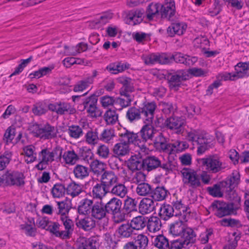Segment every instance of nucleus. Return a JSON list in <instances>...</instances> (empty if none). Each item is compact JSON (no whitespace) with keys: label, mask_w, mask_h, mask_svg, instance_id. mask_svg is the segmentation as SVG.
Segmentation results:
<instances>
[{"label":"nucleus","mask_w":249,"mask_h":249,"mask_svg":"<svg viewBox=\"0 0 249 249\" xmlns=\"http://www.w3.org/2000/svg\"><path fill=\"white\" fill-rule=\"evenodd\" d=\"M185 137L193 144L199 145L197 150L198 155L203 154L214 144V137L202 130L191 129L186 132Z\"/></svg>","instance_id":"obj_1"},{"label":"nucleus","mask_w":249,"mask_h":249,"mask_svg":"<svg viewBox=\"0 0 249 249\" xmlns=\"http://www.w3.org/2000/svg\"><path fill=\"white\" fill-rule=\"evenodd\" d=\"M62 154V148L60 146H57L52 149L43 145L37 154L39 162L35 166L36 168L38 170L46 169L53 162L59 161Z\"/></svg>","instance_id":"obj_2"},{"label":"nucleus","mask_w":249,"mask_h":249,"mask_svg":"<svg viewBox=\"0 0 249 249\" xmlns=\"http://www.w3.org/2000/svg\"><path fill=\"white\" fill-rule=\"evenodd\" d=\"M208 71L201 68H193L188 70H179L173 74L169 80L171 89L176 91L182 85V82L189 79L192 76H205Z\"/></svg>","instance_id":"obj_3"},{"label":"nucleus","mask_w":249,"mask_h":249,"mask_svg":"<svg viewBox=\"0 0 249 249\" xmlns=\"http://www.w3.org/2000/svg\"><path fill=\"white\" fill-rule=\"evenodd\" d=\"M28 130L33 136L43 140L52 139L55 135L54 127L48 123L32 122L29 124Z\"/></svg>","instance_id":"obj_4"},{"label":"nucleus","mask_w":249,"mask_h":249,"mask_svg":"<svg viewBox=\"0 0 249 249\" xmlns=\"http://www.w3.org/2000/svg\"><path fill=\"white\" fill-rule=\"evenodd\" d=\"M200 163L209 173L215 174L225 169V164L216 156H210L200 160Z\"/></svg>","instance_id":"obj_5"},{"label":"nucleus","mask_w":249,"mask_h":249,"mask_svg":"<svg viewBox=\"0 0 249 249\" xmlns=\"http://www.w3.org/2000/svg\"><path fill=\"white\" fill-rule=\"evenodd\" d=\"M1 185L5 184L10 186H22L25 184L24 174L18 171L8 170L0 177Z\"/></svg>","instance_id":"obj_6"},{"label":"nucleus","mask_w":249,"mask_h":249,"mask_svg":"<svg viewBox=\"0 0 249 249\" xmlns=\"http://www.w3.org/2000/svg\"><path fill=\"white\" fill-rule=\"evenodd\" d=\"M118 135L121 141L127 142L128 145L130 143H132L138 146L139 150H137L140 154L142 155L141 151L146 150L145 148L142 147L143 145L142 143H141L140 139L138 138L137 134L129 131L124 127H121L119 129Z\"/></svg>","instance_id":"obj_7"},{"label":"nucleus","mask_w":249,"mask_h":249,"mask_svg":"<svg viewBox=\"0 0 249 249\" xmlns=\"http://www.w3.org/2000/svg\"><path fill=\"white\" fill-rule=\"evenodd\" d=\"M139 132V135L141 138L140 142H142L143 147L146 149L145 151H141L142 155L148 154L149 150L147 147L146 143L149 141H152L156 134V130L154 128L151 123H146Z\"/></svg>","instance_id":"obj_8"},{"label":"nucleus","mask_w":249,"mask_h":249,"mask_svg":"<svg viewBox=\"0 0 249 249\" xmlns=\"http://www.w3.org/2000/svg\"><path fill=\"white\" fill-rule=\"evenodd\" d=\"M181 174L184 184L193 188L201 186L200 177L196 171L190 168H184L181 171Z\"/></svg>","instance_id":"obj_9"},{"label":"nucleus","mask_w":249,"mask_h":249,"mask_svg":"<svg viewBox=\"0 0 249 249\" xmlns=\"http://www.w3.org/2000/svg\"><path fill=\"white\" fill-rule=\"evenodd\" d=\"M240 181V174L237 171H234L230 177L221 182L222 187L226 188V193L229 196L230 199H233L237 194L234 190V188Z\"/></svg>","instance_id":"obj_10"},{"label":"nucleus","mask_w":249,"mask_h":249,"mask_svg":"<svg viewBox=\"0 0 249 249\" xmlns=\"http://www.w3.org/2000/svg\"><path fill=\"white\" fill-rule=\"evenodd\" d=\"M131 79L127 77H120L118 79V81L124 85V88L126 91H124L122 90L120 92L122 96L124 97L118 98L117 99V102H119V104L122 107H126L129 106L132 100L131 96L129 95L127 91H132V89H128L127 85L130 83Z\"/></svg>","instance_id":"obj_11"},{"label":"nucleus","mask_w":249,"mask_h":249,"mask_svg":"<svg viewBox=\"0 0 249 249\" xmlns=\"http://www.w3.org/2000/svg\"><path fill=\"white\" fill-rule=\"evenodd\" d=\"M215 215L219 217L230 214L233 212V205L231 203L218 200L213 203Z\"/></svg>","instance_id":"obj_12"},{"label":"nucleus","mask_w":249,"mask_h":249,"mask_svg":"<svg viewBox=\"0 0 249 249\" xmlns=\"http://www.w3.org/2000/svg\"><path fill=\"white\" fill-rule=\"evenodd\" d=\"M185 124V121L183 118L177 116L168 118L165 122L167 128L178 134L182 133Z\"/></svg>","instance_id":"obj_13"},{"label":"nucleus","mask_w":249,"mask_h":249,"mask_svg":"<svg viewBox=\"0 0 249 249\" xmlns=\"http://www.w3.org/2000/svg\"><path fill=\"white\" fill-rule=\"evenodd\" d=\"M144 10L138 9L130 11L125 18V22L130 25H135L140 23L144 17Z\"/></svg>","instance_id":"obj_14"},{"label":"nucleus","mask_w":249,"mask_h":249,"mask_svg":"<svg viewBox=\"0 0 249 249\" xmlns=\"http://www.w3.org/2000/svg\"><path fill=\"white\" fill-rule=\"evenodd\" d=\"M156 105L154 102H147L143 104L141 109V115L144 123H152L154 117Z\"/></svg>","instance_id":"obj_15"},{"label":"nucleus","mask_w":249,"mask_h":249,"mask_svg":"<svg viewBox=\"0 0 249 249\" xmlns=\"http://www.w3.org/2000/svg\"><path fill=\"white\" fill-rule=\"evenodd\" d=\"M175 14V4L174 0H165L160 7V15L162 18H170Z\"/></svg>","instance_id":"obj_16"},{"label":"nucleus","mask_w":249,"mask_h":249,"mask_svg":"<svg viewBox=\"0 0 249 249\" xmlns=\"http://www.w3.org/2000/svg\"><path fill=\"white\" fill-rule=\"evenodd\" d=\"M96 103L97 99L94 95L90 96L84 103L87 112L91 117H97L101 115V112L96 107Z\"/></svg>","instance_id":"obj_17"},{"label":"nucleus","mask_w":249,"mask_h":249,"mask_svg":"<svg viewBox=\"0 0 249 249\" xmlns=\"http://www.w3.org/2000/svg\"><path fill=\"white\" fill-rule=\"evenodd\" d=\"M113 18V14L106 12L97 17L90 22V26L92 28H99L104 24L108 23Z\"/></svg>","instance_id":"obj_18"},{"label":"nucleus","mask_w":249,"mask_h":249,"mask_svg":"<svg viewBox=\"0 0 249 249\" xmlns=\"http://www.w3.org/2000/svg\"><path fill=\"white\" fill-rule=\"evenodd\" d=\"M187 27L184 22H177L172 23L167 29L168 36H173L175 35H181L184 33Z\"/></svg>","instance_id":"obj_19"},{"label":"nucleus","mask_w":249,"mask_h":249,"mask_svg":"<svg viewBox=\"0 0 249 249\" xmlns=\"http://www.w3.org/2000/svg\"><path fill=\"white\" fill-rule=\"evenodd\" d=\"M64 227V230H62V234L64 236V239L69 238L73 231L74 224L73 221L68 216L60 217Z\"/></svg>","instance_id":"obj_20"},{"label":"nucleus","mask_w":249,"mask_h":249,"mask_svg":"<svg viewBox=\"0 0 249 249\" xmlns=\"http://www.w3.org/2000/svg\"><path fill=\"white\" fill-rule=\"evenodd\" d=\"M234 76L236 79L249 76V62H239L235 66Z\"/></svg>","instance_id":"obj_21"},{"label":"nucleus","mask_w":249,"mask_h":249,"mask_svg":"<svg viewBox=\"0 0 249 249\" xmlns=\"http://www.w3.org/2000/svg\"><path fill=\"white\" fill-rule=\"evenodd\" d=\"M106 210L105 205L101 203L94 204L91 209L90 214L92 217L96 220H101L105 218Z\"/></svg>","instance_id":"obj_22"},{"label":"nucleus","mask_w":249,"mask_h":249,"mask_svg":"<svg viewBox=\"0 0 249 249\" xmlns=\"http://www.w3.org/2000/svg\"><path fill=\"white\" fill-rule=\"evenodd\" d=\"M20 229L26 234L30 236H34L36 232V229L35 226V219L33 217L27 218V221L20 225Z\"/></svg>","instance_id":"obj_23"},{"label":"nucleus","mask_w":249,"mask_h":249,"mask_svg":"<svg viewBox=\"0 0 249 249\" xmlns=\"http://www.w3.org/2000/svg\"><path fill=\"white\" fill-rule=\"evenodd\" d=\"M189 144L184 141H176L172 143L168 144L166 147V152L169 154L179 152L187 149Z\"/></svg>","instance_id":"obj_24"},{"label":"nucleus","mask_w":249,"mask_h":249,"mask_svg":"<svg viewBox=\"0 0 249 249\" xmlns=\"http://www.w3.org/2000/svg\"><path fill=\"white\" fill-rule=\"evenodd\" d=\"M101 181L105 187L108 188L117 182L118 178L112 171H107L102 175Z\"/></svg>","instance_id":"obj_25"},{"label":"nucleus","mask_w":249,"mask_h":249,"mask_svg":"<svg viewBox=\"0 0 249 249\" xmlns=\"http://www.w3.org/2000/svg\"><path fill=\"white\" fill-rule=\"evenodd\" d=\"M155 208V203L151 198H143L139 205V211L142 214H147L152 212Z\"/></svg>","instance_id":"obj_26"},{"label":"nucleus","mask_w":249,"mask_h":249,"mask_svg":"<svg viewBox=\"0 0 249 249\" xmlns=\"http://www.w3.org/2000/svg\"><path fill=\"white\" fill-rule=\"evenodd\" d=\"M187 225L182 221H176L170 225L169 233L174 237L180 236Z\"/></svg>","instance_id":"obj_27"},{"label":"nucleus","mask_w":249,"mask_h":249,"mask_svg":"<svg viewBox=\"0 0 249 249\" xmlns=\"http://www.w3.org/2000/svg\"><path fill=\"white\" fill-rule=\"evenodd\" d=\"M36 147L31 144L23 147V151L25 158V161L27 163H31L37 160V154L36 152Z\"/></svg>","instance_id":"obj_28"},{"label":"nucleus","mask_w":249,"mask_h":249,"mask_svg":"<svg viewBox=\"0 0 249 249\" xmlns=\"http://www.w3.org/2000/svg\"><path fill=\"white\" fill-rule=\"evenodd\" d=\"M93 206L92 200L88 198L83 199L79 203L78 212L81 214L89 215L90 214Z\"/></svg>","instance_id":"obj_29"},{"label":"nucleus","mask_w":249,"mask_h":249,"mask_svg":"<svg viewBox=\"0 0 249 249\" xmlns=\"http://www.w3.org/2000/svg\"><path fill=\"white\" fill-rule=\"evenodd\" d=\"M113 152L117 157L124 156L129 152V146L127 142L120 141V142L114 145Z\"/></svg>","instance_id":"obj_30"},{"label":"nucleus","mask_w":249,"mask_h":249,"mask_svg":"<svg viewBox=\"0 0 249 249\" xmlns=\"http://www.w3.org/2000/svg\"><path fill=\"white\" fill-rule=\"evenodd\" d=\"M180 236L181 237V241L184 243V244L187 246L195 241L196 234L192 229L186 226Z\"/></svg>","instance_id":"obj_31"},{"label":"nucleus","mask_w":249,"mask_h":249,"mask_svg":"<svg viewBox=\"0 0 249 249\" xmlns=\"http://www.w3.org/2000/svg\"><path fill=\"white\" fill-rule=\"evenodd\" d=\"M95 220L89 216L80 219L76 222L77 226L85 231L90 230L95 226Z\"/></svg>","instance_id":"obj_32"},{"label":"nucleus","mask_w":249,"mask_h":249,"mask_svg":"<svg viewBox=\"0 0 249 249\" xmlns=\"http://www.w3.org/2000/svg\"><path fill=\"white\" fill-rule=\"evenodd\" d=\"M160 7L161 4L159 3H151L150 4L146 11L147 18L151 20L155 18H157L160 14Z\"/></svg>","instance_id":"obj_33"},{"label":"nucleus","mask_w":249,"mask_h":249,"mask_svg":"<svg viewBox=\"0 0 249 249\" xmlns=\"http://www.w3.org/2000/svg\"><path fill=\"white\" fill-rule=\"evenodd\" d=\"M121 206V200L117 198L113 197L105 205V207L107 212L113 213L119 212Z\"/></svg>","instance_id":"obj_34"},{"label":"nucleus","mask_w":249,"mask_h":249,"mask_svg":"<svg viewBox=\"0 0 249 249\" xmlns=\"http://www.w3.org/2000/svg\"><path fill=\"white\" fill-rule=\"evenodd\" d=\"M71 106L69 103L59 102L54 104H50L48 105L49 109L56 112L58 114H63L68 112Z\"/></svg>","instance_id":"obj_35"},{"label":"nucleus","mask_w":249,"mask_h":249,"mask_svg":"<svg viewBox=\"0 0 249 249\" xmlns=\"http://www.w3.org/2000/svg\"><path fill=\"white\" fill-rule=\"evenodd\" d=\"M174 212L175 210L171 205L164 204L161 206L160 209L159 215L161 218L164 220H167L175 215Z\"/></svg>","instance_id":"obj_36"},{"label":"nucleus","mask_w":249,"mask_h":249,"mask_svg":"<svg viewBox=\"0 0 249 249\" xmlns=\"http://www.w3.org/2000/svg\"><path fill=\"white\" fill-rule=\"evenodd\" d=\"M143 165L141 159L138 156H132L127 162L128 167L132 171L140 170Z\"/></svg>","instance_id":"obj_37"},{"label":"nucleus","mask_w":249,"mask_h":249,"mask_svg":"<svg viewBox=\"0 0 249 249\" xmlns=\"http://www.w3.org/2000/svg\"><path fill=\"white\" fill-rule=\"evenodd\" d=\"M161 227V221L158 217L153 216L149 219L147 224V227L149 232H156L160 229Z\"/></svg>","instance_id":"obj_38"},{"label":"nucleus","mask_w":249,"mask_h":249,"mask_svg":"<svg viewBox=\"0 0 249 249\" xmlns=\"http://www.w3.org/2000/svg\"><path fill=\"white\" fill-rule=\"evenodd\" d=\"M225 187H222L221 182L220 184H216L213 186L208 187L207 189L209 194L214 197H220L223 196V192H226Z\"/></svg>","instance_id":"obj_39"},{"label":"nucleus","mask_w":249,"mask_h":249,"mask_svg":"<svg viewBox=\"0 0 249 249\" xmlns=\"http://www.w3.org/2000/svg\"><path fill=\"white\" fill-rule=\"evenodd\" d=\"M82 191L81 185L74 182L70 183L67 186L66 192L68 195L72 198L78 196Z\"/></svg>","instance_id":"obj_40"},{"label":"nucleus","mask_w":249,"mask_h":249,"mask_svg":"<svg viewBox=\"0 0 249 249\" xmlns=\"http://www.w3.org/2000/svg\"><path fill=\"white\" fill-rule=\"evenodd\" d=\"M146 223V220L144 217L138 216L134 217L129 223L134 230H141L143 229Z\"/></svg>","instance_id":"obj_41"},{"label":"nucleus","mask_w":249,"mask_h":249,"mask_svg":"<svg viewBox=\"0 0 249 249\" xmlns=\"http://www.w3.org/2000/svg\"><path fill=\"white\" fill-rule=\"evenodd\" d=\"M66 189L64 185L57 183L53 185L51 189V194L54 198H61L65 194Z\"/></svg>","instance_id":"obj_42"},{"label":"nucleus","mask_w":249,"mask_h":249,"mask_svg":"<svg viewBox=\"0 0 249 249\" xmlns=\"http://www.w3.org/2000/svg\"><path fill=\"white\" fill-rule=\"evenodd\" d=\"M66 163L70 165L74 164L78 160V156L73 150H68L61 156Z\"/></svg>","instance_id":"obj_43"},{"label":"nucleus","mask_w":249,"mask_h":249,"mask_svg":"<svg viewBox=\"0 0 249 249\" xmlns=\"http://www.w3.org/2000/svg\"><path fill=\"white\" fill-rule=\"evenodd\" d=\"M92 84L91 78H85L78 81L74 86L73 91L75 92H82L88 88Z\"/></svg>","instance_id":"obj_44"},{"label":"nucleus","mask_w":249,"mask_h":249,"mask_svg":"<svg viewBox=\"0 0 249 249\" xmlns=\"http://www.w3.org/2000/svg\"><path fill=\"white\" fill-rule=\"evenodd\" d=\"M133 230L129 223L121 225L118 229V233L121 237L128 238L131 236Z\"/></svg>","instance_id":"obj_45"},{"label":"nucleus","mask_w":249,"mask_h":249,"mask_svg":"<svg viewBox=\"0 0 249 249\" xmlns=\"http://www.w3.org/2000/svg\"><path fill=\"white\" fill-rule=\"evenodd\" d=\"M143 165L150 171L158 167L160 165V161L158 158L151 156L143 160Z\"/></svg>","instance_id":"obj_46"},{"label":"nucleus","mask_w":249,"mask_h":249,"mask_svg":"<svg viewBox=\"0 0 249 249\" xmlns=\"http://www.w3.org/2000/svg\"><path fill=\"white\" fill-rule=\"evenodd\" d=\"M48 109V106L45 102H40L34 105L32 112L35 115L40 116L45 114Z\"/></svg>","instance_id":"obj_47"},{"label":"nucleus","mask_w":249,"mask_h":249,"mask_svg":"<svg viewBox=\"0 0 249 249\" xmlns=\"http://www.w3.org/2000/svg\"><path fill=\"white\" fill-rule=\"evenodd\" d=\"M153 243L160 249H169L168 240L162 235L156 236L153 241Z\"/></svg>","instance_id":"obj_48"},{"label":"nucleus","mask_w":249,"mask_h":249,"mask_svg":"<svg viewBox=\"0 0 249 249\" xmlns=\"http://www.w3.org/2000/svg\"><path fill=\"white\" fill-rule=\"evenodd\" d=\"M61 225L58 222L51 221L47 230L55 236L64 239V236L62 234V230L61 229Z\"/></svg>","instance_id":"obj_49"},{"label":"nucleus","mask_w":249,"mask_h":249,"mask_svg":"<svg viewBox=\"0 0 249 249\" xmlns=\"http://www.w3.org/2000/svg\"><path fill=\"white\" fill-rule=\"evenodd\" d=\"M106 193L105 186L101 184H97L92 188V196L94 198L102 199Z\"/></svg>","instance_id":"obj_50"},{"label":"nucleus","mask_w":249,"mask_h":249,"mask_svg":"<svg viewBox=\"0 0 249 249\" xmlns=\"http://www.w3.org/2000/svg\"><path fill=\"white\" fill-rule=\"evenodd\" d=\"M104 119L107 124H113L118 120V116L114 110H108L104 114Z\"/></svg>","instance_id":"obj_51"},{"label":"nucleus","mask_w":249,"mask_h":249,"mask_svg":"<svg viewBox=\"0 0 249 249\" xmlns=\"http://www.w3.org/2000/svg\"><path fill=\"white\" fill-rule=\"evenodd\" d=\"M126 68V64L119 62L110 64L107 67V71L113 74L122 72Z\"/></svg>","instance_id":"obj_52"},{"label":"nucleus","mask_w":249,"mask_h":249,"mask_svg":"<svg viewBox=\"0 0 249 249\" xmlns=\"http://www.w3.org/2000/svg\"><path fill=\"white\" fill-rule=\"evenodd\" d=\"M58 212L57 214L60 215V217L68 216L70 209L68 203L66 201H56Z\"/></svg>","instance_id":"obj_53"},{"label":"nucleus","mask_w":249,"mask_h":249,"mask_svg":"<svg viewBox=\"0 0 249 249\" xmlns=\"http://www.w3.org/2000/svg\"><path fill=\"white\" fill-rule=\"evenodd\" d=\"M68 133L71 137L75 139H77L83 135L82 128L76 125H72L69 127Z\"/></svg>","instance_id":"obj_54"},{"label":"nucleus","mask_w":249,"mask_h":249,"mask_svg":"<svg viewBox=\"0 0 249 249\" xmlns=\"http://www.w3.org/2000/svg\"><path fill=\"white\" fill-rule=\"evenodd\" d=\"M111 193L121 197H124L127 193L126 187L122 184L115 185L111 189Z\"/></svg>","instance_id":"obj_55"},{"label":"nucleus","mask_w":249,"mask_h":249,"mask_svg":"<svg viewBox=\"0 0 249 249\" xmlns=\"http://www.w3.org/2000/svg\"><path fill=\"white\" fill-rule=\"evenodd\" d=\"M148 238L145 235L140 234L135 238L134 244L138 249H144L148 244Z\"/></svg>","instance_id":"obj_56"},{"label":"nucleus","mask_w":249,"mask_h":249,"mask_svg":"<svg viewBox=\"0 0 249 249\" xmlns=\"http://www.w3.org/2000/svg\"><path fill=\"white\" fill-rule=\"evenodd\" d=\"M167 191L163 187H157L154 190L152 197L156 201H161L166 196Z\"/></svg>","instance_id":"obj_57"},{"label":"nucleus","mask_w":249,"mask_h":249,"mask_svg":"<svg viewBox=\"0 0 249 249\" xmlns=\"http://www.w3.org/2000/svg\"><path fill=\"white\" fill-rule=\"evenodd\" d=\"M73 173L75 177L78 178H83L89 175L88 169L80 165H77L74 167Z\"/></svg>","instance_id":"obj_58"},{"label":"nucleus","mask_w":249,"mask_h":249,"mask_svg":"<svg viewBox=\"0 0 249 249\" xmlns=\"http://www.w3.org/2000/svg\"><path fill=\"white\" fill-rule=\"evenodd\" d=\"M106 36L109 37H116L118 34H120L121 29L118 26L114 24H109L106 29Z\"/></svg>","instance_id":"obj_59"},{"label":"nucleus","mask_w":249,"mask_h":249,"mask_svg":"<svg viewBox=\"0 0 249 249\" xmlns=\"http://www.w3.org/2000/svg\"><path fill=\"white\" fill-rule=\"evenodd\" d=\"M151 192V186L147 183H141L138 184L136 192L137 194L141 196H146Z\"/></svg>","instance_id":"obj_60"},{"label":"nucleus","mask_w":249,"mask_h":249,"mask_svg":"<svg viewBox=\"0 0 249 249\" xmlns=\"http://www.w3.org/2000/svg\"><path fill=\"white\" fill-rule=\"evenodd\" d=\"M92 171L96 174L101 173L105 169V165L98 160H94L90 164Z\"/></svg>","instance_id":"obj_61"},{"label":"nucleus","mask_w":249,"mask_h":249,"mask_svg":"<svg viewBox=\"0 0 249 249\" xmlns=\"http://www.w3.org/2000/svg\"><path fill=\"white\" fill-rule=\"evenodd\" d=\"M12 155L11 152L5 151L0 156V170H3L8 165L11 159Z\"/></svg>","instance_id":"obj_62"},{"label":"nucleus","mask_w":249,"mask_h":249,"mask_svg":"<svg viewBox=\"0 0 249 249\" xmlns=\"http://www.w3.org/2000/svg\"><path fill=\"white\" fill-rule=\"evenodd\" d=\"M153 141L154 143L158 145H159L161 148L166 152V147L168 144L166 143V139L163 135L159 132L156 131V134L154 137Z\"/></svg>","instance_id":"obj_63"},{"label":"nucleus","mask_w":249,"mask_h":249,"mask_svg":"<svg viewBox=\"0 0 249 249\" xmlns=\"http://www.w3.org/2000/svg\"><path fill=\"white\" fill-rule=\"evenodd\" d=\"M126 116L130 121L139 119L142 116L141 109L136 107H131L127 111Z\"/></svg>","instance_id":"obj_64"}]
</instances>
